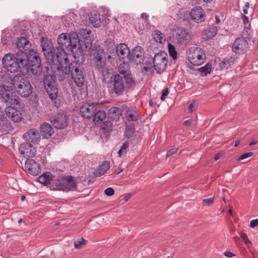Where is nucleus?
Wrapping results in <instances>:
<instances>
[{"mask_svg": "<svg viewBox=\"0 0 258 258\" xmlns=\"http://www.w3.org/2000/svg\"><path fill=\"white\" fill-rule=\"evenodd\" d=\"M190 20L197 23L204 22L207 17L204 9L200 6L194 7L190 12Z\"/></svg>", "mask_w": 258, "mask_h": 258, "instance_id": "nucleus-17", "label": "nucleus"}, {"mask_svg": "<svg viewBox=\"0 0 258 258\" xmlns=\"http://www.w3.org/2000/svg\"><path fill=\"white\" fill-rule=\"evenodd\" d=\"M69 63V59L67 61L63 60L59 61L57 60L56 57L54 60V62L50 65L54 64L57 66V70L54 73V76L56 79H58L59 81H63L66 78L70 77L69 74L68 72V69L67 64Z\"/></svg>", "mask_w": 258, "mask_h": 258, "instance_id": "nucleus-13", "label": "nucleus"}, {"mask_svg": "<svg viewBox=\"0 0 258 258\" xmlns=\"http://www.w3.org/2000/svg\"><path fill=\"white\" fill-rule=\"evenodd\" d=\"M243 12H244V14H247V13H248V12H247V9H244L243 10Z\"/></svg>", "mask_w": 258, "mask_h": 258, "instance_id": "nucleus-64", "label": "nucleus"}, {"mask_svg": "<svg viewBox=\"0 0 258 258\" xmlns=\"http://www.w3.org/2000/svg\"><path fill=\"white\" fill-rule=\"evenodd\" d=\"M253 155L252 152H247L242 154L240 156H239L238 158L239 161L243 160L247 158L250 157Z\"/></svg>", "mask_w": 258, "mask_h": 258, "instance_id": "nucleus-46", "label": "nucleus"}, {"mask_svg": "<svg viewBox=\"0 0 258 258\" xmlns=\"http://www.w3.org/2000/svg\"><path fill=\"white\" fill-rule=\"evenodd\" d=\"M67 67L69 76H71L75 84L78 87H82L85 83V78L81 64L77 61H73L68 63Z\"/></svg>", "mask_w": 258, "mask_h": 258, "instance_id": "nucleus-7", "label": "nucleus"}, {"mask_svg": "<svg viewBox=\"0 0 258 258\" xmlns=\"http://www.w3.org/2000/svg\"><path fill=\"white\" fill-rule=\"evenodd\" d=\"M23 138L26 142L32 143L33 144H38L40 140V135L35 128H32L25 133Z\"/></svg>", "mask_w": 258, "mask_h": 258, "instance_id": "nucleus-22", "label": "nucleus"}, {"mask_svg": "<svg viewBox=\"0 0 258 258\" xmlns=\"http://www.w3.org/2000/svg\"><path fill=\"white\" fill-rule=\"evenodd\" d=\"M141 17L144 19H147L148 17V15L146 13H142L141 15Z\"/></svg>", "mask_w": 258, "mask_h": 258, "instance_id": "nucleus-57", "label": "nucleus"}, {"mask_svg": "<svg viewBox=\"0 0 258 258\" xmlns=\"http://www.w3.org/2000/svg\"><path fill=\"white\" fill-rule=\"evenodd\" d=\"M177 150H178L177 148H175L169 150L167 151V157H169V156H170L174 154L175 153H176L177 152Z\"/></svg>", "mask_w": 258, "mask_h": 258, "instance_id": "nucleus-50", "label": "nucleus"}, {"mask_svg": "<svg viewBox=\"0 0 258 258\" xmlns=\"http://www.w3.org/2000/svg\"><path fill=\"white\" fill-rule=\"evenodd\" d=\"M154 38L157 42H159L161 43L165 41V39L164 37V35L159 30H155L154 34Z\"/></svg>", "mask_w": 258, "mask_h": 258, "instance_id": "nucleus-41", "label": "nucleus"}, {"mask_svg": "<svg viewBox=\"0 0 258 258\" xmlns=\"http://www.w3.org/2000/svg\"><path fill=\"white\" fill-rule=\"evenodd\" d=\"M2 83L0 82V86L2 88L1 90V95L3 98L10 104H18L19 103V97L11 91V90H7L4 88V85H8V81H3L1 79Z\"/></svg>", "mask_w": 258, "mask_h": 258, "instance_id": "nucleus-15", "label": "nucleus"}, {"mask_svg": "<svg viewBox=\"0 0 258 258\" xmlns=\"http://www.w3.org/2000/svg\"><path fill=\"white\" fill-rule=\"evenodd\" d=\"M26 63H28V55L25 53H17L16 55L9 53L3 59L4 67L11 73H15L18 69L21 73L26 72Z\"/></svg>", "mask_w": 258, "mask_h": 258, "instance_id": "nucleus-2", "label": "nucleus"}, {"mask_svg": "<svg viewBox=\"0 0 258 258\" xmlns=\"http://www.w3.org/2000/svg\"><path fill=\"white\" fill-rule=\"evenodd\" d=\"M118 72H119L118 75H120L123 78L127 87L132 88L134 86L135 82L128 63L125 62V60H123L122 63H120L118 67Z\"/></svg>", "mask_w": 258, "mask_h": 258, "instance_id": "nucleus-11", "label": "nucleus"}, {"mask_svg": "<svg viewBox=\"0 0 258 258\" xmlns=\"http://www.w3.org/2000/svg\"><path fill=\"white\" fill-rule=\"evenodd\" d=\"M51 180L52 174L49 172H46L38 177L39 182L44 185L49 183L51 185V182H50Z\"/></svg>", "mask_w": 258, "mask_h": 258, "instance_id": "nucleus-34", "label": "nucleus"}, {"mask_svg": "<svg viewBox=\"0 0 258 258\" xmlns=\"http://www.w3.org/2000/svg\"><path fill=\"white\" fill-rule=\"evenodd\" d=\"M109 167L110 166L109 163L107 161L104 162L99 167L98 173V176H100L103 175L109 169Z\"/></svg>", "mask_w": 258, "mask_h": 258, "instance_id": "nucleus-38", "label": "nucleus"}, {"mask_svg": "<svg viewBox=\"0 0 258 258\" xmlns=\"http://www.w3.org/2000/svg\"><path fill=\"white\" fill-rule=\"evenodd\" d=\"M213 0H203V1L204 2V3H211Z\"/></svg>", "mask_w": 258, "mask_h": 258, "instance_id": "nucleus-62", "label": "nucleus"}, {"mask_svg": "<svg viewBox=\"0 0 258 258\" xmlns=\"http://www.w3.org/2000/svg\"><path fill=\"white\" fill-rule=\"evenodd\" d=\"M212 69V63H208L204 67L198 69V71L202 76H206L211 73Z\"/></svg>", "mask_w": 258, "mask_h": 258, "instance_id": "nucleus-37", "label": "nucleus"}, {"mask_svg": "<svg viewBox=\"0 0 258 258\" xmlns=\"http://www.w3.org/2000/svg\"><path fill=\"white\" fill-rule=\"evenodd\" d=\"M98 103H84L80 107V112L81 116L87 119L91 118L99 107Z\"/></svg>", "mask_w": 258, "mask_h": 258, "instance_id": "nucleus-16", "label": "nucleus"}, {"mask_svg": "<svg viewBox=\"0 0 258 258\" xmlns=\"http://www.w3.org/2000/svg\"><path fill=\"white\" fill-rule=\"evenodd\" d=\"M68 38L71 40L73 47L76 48L80 46V40L78 38V34L76 32H71Z\"/></svg>", "mask_w": 258, "mask_h": 258, "instance_id": "nucleus-36", "label": "nucleus"}, {"mask_svg": "<svg viewBox=\"0 0 258 258\" xmlns=\"http://www.w3.org/2000/svg\"><path fill=\"white\" fill-rule=\"evenodd\" d=\"M77 182L71 175L59 176L53 180L51 187L54 190L62 191H75L77 190Z\"/></svg>", "mask_w": 258, "mask_h": 258, "instance_id": "nucleus-3", "label": "nucleus"}, {"mask_svg": "<svg viewBox=\"0 0 258 258\" xmlns=\"http://www.w3.org/2000/svg\"><path fill=\"white\" fill-rule=\"evenodd\" d=\"M57 43L58 45V51L56 53V58L59 61L64 60H68V56L67 51L73 52V46L71 40L68 38L67 34L62 33L60 34L57 38Z\"/></svg>", "mask_w": 258, "mask_h": 258, "instance_id": "nucleus-6", "label": "nucleus"}, {"mask_svg": "<svg viewBox=\"0 0 258 258\" xmlns=\"http://www.w3.org/2000/svg\"><path fill=\"white\" fill-rule=\"evenodd\" d=\"M30 46L31 44L26 38L21 37L18 39L17 43V47L19 50L17 53H25L26 55H28V52L31 51L29 50Z\"/></svg>", "mask_w": 258, "mask_h": 258, "instance_id": "nucleus-25", "label": "nucleus"}, {"mask_svg": "<svg viewBox=\"0 0 258 258\" xmlns=\"http://www.w3.org/2000/svg\"><path fill=\"white\" fill-rule=\"evenodd\" d=\"M168 51L170 56L175 60L177 58V51L175 47L171 44H168Z\"/></svg>", "mask_w": 258, "mask_h": 258, "instance_id": "nucleus-42", "label": "nucleus"}, {"mask_svg": "<svg viewBox=\"0 0 258 258\" xmlns=\"http://www.w3.org/2000/svg\"><path fill=\"white\" fill-rule=\"evenodd\" d=\"M228 213L229 215H232V211L231 209H229L228 210Z\"/></svg>", "mask_w": 258, "mask_h": 258, "instance_id": "nucleus-63", "label": "nucleus"}, {"mask_svg": "<svg viewBox=\"0 0 258 258\" xmlns=\"http://www.w3.org/2000/svg\"><path fill=\"white\" fill-rule=\"evenodd\" d=\"M217 27L215 25H212L210 28L205 30L203 33V37L205 39H211L213 38L217 33Z\"/></svg>", "mask_w": 258, "mask_h": 258, "instance_id": "nucleus-31", "label": "nucleus"}, {"mask_svg": "<svg viewBox=\"0 0 258 258\" xmlns=\"http://www.w3.org/2000/svg\"><path fill=\"white\" fill-rule=\"evenodd\" d=\"M5 113L6 115L13 121L15 122H20L22 120L21 112L14 107L8 106L6 108Z\"/></svg>", "mask_w": 258, "mask_h": 258, "instance_id": "nucleus-24", "label": "nucleus"}, {"mask_svg": "<svg viewBox=\"0 0 258 258\" xmlns=\"http://www.w3.org/2000/svg\"><path fill=\"white\" fill-rule=\"evenodd\" d=\"M128 59L136 64H141L144 61V54L141 47H135L130 52Z\"/></svg>", "mask_w": 258, "mask_h": 258, "instance_id": "nucleus-20", "label": "nucleus"}, {"mask_svg": "<svg viewBox=\"0 0 258 258\" xmlns=\"http://www.w3.org/2000/svg\"><path fill=\"white\" fill-rule=\"evenodd\" d=\"M40 131L46 138H48L54 134V130L51 124L48 123L44 122L40 126Z\"/></svg>", "mask_w": 258, "mask_h": 258, "instance_id": "nucleus-29", "label": "nucleus"}, {"mask_svg": "<svg viewBox=\"0 0 258 258\" xmlns=\"http://www.w3.org/2000/svg\"><path fill=\"white\" fill-rule=\"evenodd\" d=\"M1 122H6V125L7 127L10 126V123L9 122H8L7 121L2 120H0V124H1Z\"/></svg>", "mask_w": 258, "mask_h": 258, "instance_id": "nucleus-58", "label": "nucleus"}, {"mask_svg": "<svg viewBox=\"0 0 258 258\" xmlns=\"http://www.w3.org/2000/svg\"><path fill=\"white\" fill-rule=\"evenodd\" d=\"M25 167L27 172L32 175H37L41 172L39 164L33 159L27 160Z\"/></svg>", "mask_w": 258, "mask_h": 258, "instance_id": "nucleus-21", "label": "nucleus"}, {"mask_svg": "<svg viewBox=\"0 0 258 258\" xmlns=\"http://www.w3.org/2000/svg\"><path fill=\"white\" fill-rule=\"evenodd\" d=\"M257 142H251L249 143V145L250 146H253L254 145H255L256 144H257Z\"/></svg>", "mask_w": 258, "mask_h": 258, "instance_id": "nucleus-61", "label": "nucleus"}, {"mask_svg": "<svg viewBox=\"0 0 258 258\" xmlns=\"http://www.w3.org/2000/svg\"><path fill=\"white\" fill-rule=\"evenodd\" d=\"M43 83L46 91L51 99H55L57 97V88L53 76L46 75L44 76Z\"/></svg>", "mask_w": 258, "mask_h": 258, "instance_id": "nucleus-14", "label": "nucleus"}, {"mask_svg": "<svg viewBox=\"0 0 258 258\" xmlns=\"http://www.w3.org/2000/svg\"><path fill=\"white\" fill-rule=\"evenodd\" d=\"M68 119L67 115L63 113H58L50 118V122L54 127L57 129H63L68 124Z\"/></svg>", "mask_w": 258, "mask_h": 258, "instance_id": "nucleus-18", "label": "nucleus"}, {"mask_svg": "<svg viewBox=\"0 0 258 258\" xmlns=\"http://www.w3.org/2000/svg\"><path fill=\"white\" fill-rule=\"evenodd\" d=\"M115 48L117 55L122 60H124L125 57H127L128 59L130 51L126 44L125 43H121L117 45V46L115 47Z\"/></svg>", "mask_w": 258, "mask_h": 258, "instance_id": "nucleus-27", "label": "nucleus"}, {"mask_svg": "<svg viewBox=\"0 0 258 258\" xmlns=\"http://www.w3.org/2000/svg\"><path fill=\"white\" fill-rule=\"evenodd\" d=\"M106 117V113L104 111L99 109L97 107V110L93 116V120L95 123H101Z\"/></svg>", "mask_w": 258, "mask_h": 258, "instance_id": "nucleus-32", "label": "nucleus"}, {"mask_svg": "<svg viewBox=\"0 0 258 258\" xmlns=\"http://www.w3.org/2000/svg\"><path fill=\"white\" fill-rule=\"evenodd\" d=\"M19 151L25 158L33 157L36 153L35 147L28 142L21 144L19 148Z\"/></svg>", "mask_w": 258, "mask_h": 258, "instance_id": "nucleus-19", "label": "nucleus"}, {"mask_svg": "<svg viewBox=\"0 0 258 258\" xmlns=\"http://www.w3.org/2000/svg\"><path fill=\"white\" fill-rule=\"evenodd\" d=\"M168 55L165 52L156 53L153 58V67L156 72L161 74L163 72L167 66Z\"/></svg>", "mask_w": 258, "mask_h": 258, "instance_id": "nucleus-12", "label": "nucleus"}, {"mask_svg": "<svg viewBox=\"0 0 258 258\" xmlns=\"http://www.w3.org/2000/svg\"><path fill=\"white\" fill-rule=\"evenodd\" d=\"M233 63V58L232 56H228L221 60L219 63V66L221 70H227L230 68Z\"/></svg>", "mask_w": 258, "mask_h": 258, "instance_id": "nucleus-33", "label": "nucleus"}, {"mask_svg": "<svg viewBox=\"0 0 258 258\" xmlns=\"http://www.w3.org/2000/svg\"><path fill=\"white\" fill-rule=\"evenodd\" d=\"M101 128L104 133H109L112 130V123L110 121L107 120L101 124Z\"/></svg>", "mask_w": 258, "mask_h": 258, "instance_id": "nucleus-39", "label": "nucleus"}, {"mask_svg": "<svg viewBox=\"0 0 258 258\" xmlns=\"http://www.w3.org/2000/svg\"><path fill=\"white\" fill-rule=\"evenodd\" d=\"M135 132L134 123H132L131 124L126 125V130L125 132V136L127 138H131Z\"/></svg>", "mask_w": 258, "mask_h": 258, "instance_id": "nucleus-40", "label": "nucleus"}, {"mask_svg": "<svg viewBox=\"0 0 258 258\" xmlns=\"http://www.w3.org/2000/svg\"><path fill=\"white\" fill-rule=\"evenodd\" d=\"M240 237L242 238V240L244 242L245 244L251 243V242L248 239L246 234H245V233H241Z\"/></svg>", "mask_w": 258, "mask_h": 258, "instance_id": "nucleus-47", "label": "nucleus"}, {"mask_svg": "<svg viewBox=\"0 0 258 258\" xmlns=\"http://www.w3.org/2000/svg\"><path fill=\"white\" fill-rule=\"evenodd\" d=\"M222 156H223L222 153H219L217 154L214 157L215 160L217 161V160L220 159Z\"/></svg>", "mask_w": 258, "mask_h": 258, "instance_id": "nucleus-55", "label": "nucleus"}, {"mask_svg": "<svg viewBox=\"0 0 258 258\" xmlns=\"http://www.w3.org/2000/svg\"><path fill=\"white\" fill-rule=\"evenodd\" d=\"M224 254L225 256L228 257H232L236 255V254H234V253L229 251H225Z\"/></svg>", "mask_w": 258, "mask_h": 258, "instance_id": "nucleus-53", "label": "nucleus"}, {"mask_svg": "<svg viewBox=\"0 0 258 258\" xmlns=\"http://www.w3.org/2000/svg\"><path fill=\"white\" fill-rule=\"evenodd\" d=\"M41 43L44 55L47 59V62L49 64L53 63L55 58L56 57L58 48L53 47L48 38L42 37Z\"/></svg>", "mask_w": 258, "mask_h": 258, "instance_id": "nucleus-9", "label": "nucleus"}, {"mask_svg": "<svg viewBox=\"0 0 258 258\" xmlns=\"http://www.w3.org/2000/svg\"><path fill=\"white\" fill-rule=\"evenodd\" d=\"M128 148V143L127 141L125 142L121 149L119 150L118 154L119 157H121L126 154L127 150Z\"/></svg>", "mask_w": 258, "mask_h": 258, "instance_id": "nucleus-43", "label": "nucleus"}, {"mask_svg": "<svg viewBox=\"0 0 258 258\" xmlns=\"http://www.w3.org/2000/svg\"><path fill=\"white\" fill-rule=\"evenodd\" d=\"M123 78L120 75H115L114 76L113 89L114 92L117 95H121L124 90V85Z\"/></svg>", "mask_w": 258, "mask_h": 258, "instance_id": "nucleus-23", "label": "nucleus"}, {"mask_svg": "<svg viewBox=\"0 0 258 258\" xmlns=\"http://www.w3.org/2000/svg\"><path fill=\"white\" fill-rule=\"evenodd\" d=\"M188 61L194 66H200L204 62L205 55L200 47H191L187 53Z\"/></svg>", "mask_w": 258, "mask_h": 258, "instance_id": "nucleus-10", "label": "nucleus"}, {"mask_svg": "<svg viewBox=\"0 0 258 258\" xmlns=\"http://www.w3.org/2000/svg\"><path fill=\"white\" fill-rule=\"evenodd\" d=\"M250 35L247 30H244L241 36L237 38L233 44V50L236 53H244L249 50Z\"/></svg>", "mask_w": 258, "mask_h": 258, "instance_id": "nucleus-8", "label": "nucleus"}, {"mask_svg": "<svg viewBox=\"0 0 258 258\" xmlns=\"http://www.w3.org/2000/svg\"><path fill=\"white\" fill-rule=\"evenodd\" d=\"M169 93L168 88L167 87L165 88L162 91V95L161 96V99L164 100L165 97L168 95Z\"/></svg>", "mask_w": 258, "mask_h": 258, "instance_id": "nucleus-49", "label": "nucleus"}, {"mask_svg": "<svg viewBox=\"0 0 258 258\" xmlns=\"http://www.w3.org/2000/svg\"><path fill=\"white\" fill-rule=\"evenodd\" d=\"M86 240L83 238L81 237L77 240L74 241V246L76 249L81 248L86 243Z\"/></svg>", "mask_w": 258, "mask_h": 258, "instance_id": "nucleus-44", "label": "nucleus"}, {"mask_svg": "<svg viewBox=\"0 0 258 258\" xmlns=\"http://www.w3.org/2000/svg\"><path fill=\"white\" fill-rule=\"evenodd\" d=\"M93 68L105 77L109 74V69L107 66L106 56L103 49H98L95 51L92 58Z\"/></svg>", "mask_w": 258, "mask_h": 258, "instance_id": "nucleus-4", "label": "nucleus"}, {"mask_svg": "<svg viewBox=\"0 0 258 258\" xmlns=\"http://www.w3.org/2000/svg\"><path fill=\"white\" fill-rule=\"evenodd\" d=\"M215 22L217 24H219L220 22V17L218 16H215Z\"/></svg>", "mask_w": 258, "mask_h": 258, "instance_id": "nucleus-59", "label": "nucleus"}, {"mask_svg": "<svg viewBox=\"0 0 258 258\" xmlns=\"http://www.w3.org/2000/svg\"><path fill=\"white\" fill-rule=\"evenodd\" d=\"M30 55H28V63H26V72H22L21 74L30 75L32 74L36 76L41 75L42 68L41 65V60L37 53L34 51H31Z\"/></svg>", "mask_w": 258, "mask_h": 258, "instance_id": "nucleus-5", "label": "nucleus"}, {"mask_svg": "<svg viewBox=\"0 0 258 258\" xmlns=\"http://www.w3.org/2000/svg\"><path fill=\"white\" fill-rule=\"evenodd\" d=\"M249 226L251 228L258 226V219L251 220Z\"/></svg>", "mask_w": 258, "mask_h": 258, "instance_id": "nucleus-51", "label": "nucleus"}, {"mask_svg": "<svg viewBox=\"0 0 258 258\" xmlns=\"http://www.w3.org/2000/svg\"><path fill=\"white\" fill-rule=\"evenodd\" d=\"M125 117L128 121H136L139 118V114L137 110L133 107L127 108L124 112Z\"/></svg>", "mask_w": 258, "mask_h": 258, "instance_id": "nucleus-28", "label": "nucleus"}, {"mask_svg": "<svg viewBox=\"0 0 258 258\" xmlns=\"http://www.w3.org/2000/svg\"><path fill=\"white\" fill-rule=\"evenodd\" d=\"M104 193L108 196H111L114 194V190L112 187H108L104 190Z\"/></svg>", "mask_w": 258, "mask_h": 258, "instance_id": "nucleus-48", "label": "nucleus"}, {"mask_svg": "<svg viewBox=\"0 0 258 258\" xmlns=\"http://www.w3.org/2000/svg\"><path fill=\"white\" fill-rule=\"evenodd\" d=\"M241 18L243 20V23L245 25H246L247 24L249 23V19L247 16L242 14Z\"/></svg>", "mask_w": 258, "mask_h": 258, "instance_id": "nucleus-52", "label": "nucleus"}, {"mask_svg": "<svg viewBox=\"0 0 258 258\" xmlns=\"http://www.w3.org/2000/svg\"><path fill=\"white\" fill-rule=\"evenodd\" d=\"M193 107H194V105L193 104L191 103L189 105V106H188V111L190 112V113H192L193 112Z\"/></svg>", "mask_w": 258, "mask_h": 258, "instance_id": "nucleus-56", "label": "nucleus"}, {"mask_svg": "<svg viewBox=\"0 0 258 258\" xmlns=\"http://www.w3.org/2000/svg\"><path fill=\"white\" fill-rule=\"evenodd\" d=\"M240 143V140H237L235 142V147H237Z\"/></svg>", "mask_w": 258, "mask_h": 258, "instance_id": "nucleus-60", "label": "nucleus"}, {"mask_svg": "<svg viewBox=\"0 0 258 258\" xmlns=\"http://www.w3.org/2000/svg\"><path fill=\"white\" fill-rule=\"evenodd\" d=\"M91 23L96 27H99L101 24V19L99 15L96 12L91 13L89 17Z\"/></svg>", "mask_w": 258, "mask_h": 258, "instance_id": "nucleus-35", "label": "nucleus"}, {"mask_svg": "<svg viewBox=\"0 0 258 258\" xmlns=\"http://www.w3.org/2000/svg\"><path fill=\"white\" fill-rule=\"evenodd\" d=\"M214 200V197H211L208 199L203 200L202 204L204 206H209L213 204Z\"/></svg>", "mask_w": 258, "mask_h": 258, "instance_id": "nucleus-45", "label": "nucleus"}, {"mask_svg": "<svg viewBox=\"0 0 258 258\" xmlns=\"http://www.w3.org/2000/svg\"><path fill=\"white\" fill-rule=\"evenodd\" d=\"M3 81H8V85H4V88L8 90H15L22 97H27L32 92V87L24 74H17L11 78L8 75L2 76Z\"/></svg>", "mask_w": 258, "mask_h": 258, "instance_id": "nucleus-1", "label": "nucleus"}, {"mask_svg": "<svg viewBox=\"0 0 258 258\" xmlns=\"http://www.w3.org/2000/svg\"><path fill=\"white\" fill-rule=\"evenodd\" d=\"M122 109L117 107H112L108 110V116L113 120L118 119L121 115Z\"/></svg>", "mask_w": 258, "mask_h": 258, "instance_id": "nucleus-30", "label": "nucleus"}, {"mask_svg": "<svg viewBox=\"0 0 258 258\" xmlns=\"http://www.w3.org/2000/svg\"><path fill=\"white\" fill-rule=\"evenodd\" d=\"M190 39V34L185 29L182 28H178L177 29L175 35V39L178 43H185Z\"/></svg>", "mask_w": 258, "mask_h": 258, "instance_id": "nucleus-26", "label": "nucleus"}, {"mask_svg": "<svg viewBox=\"0 0 258 258\" xmlns=\"http://www.w3.org/2000/svg\"><path fill=\"white\" fill-rule=\"evenodd\" d=\"M193 121V120L191 119L186 120L183 122V125L185 126H189L192 123Z\"/></svg>", "mask_w": 258, "mask_h": 258, "instance_id": "nucleus-54", "label": "nucleus"}]
</instances>
